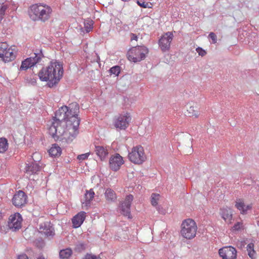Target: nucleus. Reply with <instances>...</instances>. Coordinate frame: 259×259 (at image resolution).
<instances>
[{
	"label": "nucleus",
	"instance_id": "c03bdc74",
	"mask_svg": "<svg viewBox=\"0 0 259 259\" xmlns=\"http://www.w3.org/2000/svg\"><path fill=\"white\" fill-rule=\"evenodd\" d=\"M37 259H45V258L43 256H39Z\"/></svg>",
	"mask_w": 259,
	"mask_h": 259
},
{
	"label": "nucleus",
	"instance_id": "4c0bfd02",
	"mask_svg": "<svg viewBox=\"0 0 259 259\" xmlns=\"http://www.w3.org/2000/svg\"><path fill=\"white\" fill-rule=\"evenodd\" d=\"M90 155V153H89V152L86 153L84 154H80V155H78L77 158L79 160H84L87 159L89 157Z\"/></svg>",
	"mask_w": 259,
	"mask_h": 259
},
{
	"label": "nucleus",
	"instance_id": "ea45409f",
	"mask_svg": "<svg viewBox=\"0 0 259 259\" xmlns=\"http://www.w3.org/2000/svg\"><path fill=\"white\" fill-rule=\"evenodd\" d=\"M83 259H101L99 256H96L93 254H87Z\"/></svg>",
	"mask_w": 259,
	"mask_h": 259
},
{
	"label": "nucleus",
	"instance_id": "bb28decb",
	"mask_svg": "<svg viewBox=\"0 0 259 259\" xmlns=\"http://www.w3.org/2000/svg\"><path fill=\"white\" fill-rule=\"evenodd\" d=\"M72 254V250L67 248L66 249H62L59 252V255L62 259H68Z\"/></svg>",
	"mask_w": 259,
	"mask_h": 259
},
{
	"label": "nucleus",
	"instance_id": "f257e3e1",
	"mask_svg": "<svg viewBox=\"0 0 259 259\" xmlns=\"http://www.w3.org/2000/svg\"><path fill=\"white\" fill-rule=\"evenodd\" d=\"M72 119L74 120L73 128H65V127L58 126L59 122H55L54 125L50 126L49 132L50 135L55 140H65L69 143L72 141L78 135V127L80 123V120L78 116H72Z\"/></svg>",
	"mask_w": 259,
	"mask_h": 259
},
{
	"label": "nucleus",
	"instance_id": "2eb2a0df",
	"mask_svg": "<svg viewBox=\"0 0 259 259\" xmlns=\"http://www.w3.org/2000/svg\"><path fill=\"white\" fill-rule=\"evenodd\" d=\"M41 59V55L34 54V57H31L26 59L22 62L20 70H25L33 66L38 63Z\"/></svg>",
	"mask_w": 259,
	"mask_h": 259
},
{
	"label": "nucleus",
	"instance_id": "4be33fe9",
	"mask_svg": "<svg viewBox=\"0 0 259 259\" xmlns=\"http://www.w3.org/2000/svg\"><path fill=\"white\" fill-rule=\"evenodd\" d=\"M95 152L101 160H104L108 156L109 149L107 147L97 146L95 147Z\"/></svg>",
	"mask_w": 259,
	"mask_h": 259
},
{
	"label": "nucleus",
	"instance_id": "6e6552de",
	"mask_svg": "<svg viewBox=\"0 0 259 259\" xmlns=\"http://www.w3.org/2000/svg\"><path fill=\"white\" fill-rule=\"evenodd\" d=\"M132 120L129 112L125 111L116 116L113 119L114 127L120 130H124L128 127Z\"/></svg>",
	"mask_w": 259,
	"mask_h": 259
},
{
	"label": "nucleus",
	"instance_id": "423d86ee",
	"mask_svg": "<svg viewBox=\"0 0 259 259\" xmlns=\"http://www.w3.org/2000/svg\"><path fill=\"white\" fill-rule=\"evenodd\" d=\"M128 158L130 161L136 164H141L147 159L144 148L141 145L133 147L129 151Z\"/></svg>",
	"mask_w": 259,
	"mask_h": 259
},
{
	"label": "nucleus",
	"instance_id": "a211bd4d",
	"mask_svg": "<svg viewBox=\"0 0 259 259\" xmlns=\"http://www.w3.org/2000/svg\"><path fill=\"white\" fill-rule=\"evenodd\" d=\"M39 232L48 237L52 238L55 235L54 228L48 223L41 224L39 228Z\"/></svg>",
	"mask_w": 259,
	"mask_h": 259
},
{
	"label": "nucleus",
	"instance_id": "7c9ffc66",
	"mask_svg": "<svg viewBox=\"0 0 259 259\" xmlns=\"http://www.w3.org/2000/svg\"><path fill=\"white\" fill-rule=\"evenodd\" d=\"M74 120L72 119V116H70V118L68 120H67L66 121H63L61 124V126L65 127V128H73V125H74ZM61 126V125H60Z\"/></svg>",
	"mask_w": 259,
	"mask_h": 259
},
{
	"label": "nucleus",
	"instance_id": "58836bf2",
	"mask_svg": "<svg viewBox=\"0 0 259 259\" xmlns=\"http://www.w3.org/2000/svg\"><path fill=\"white\" fill-rule=\"evenodd\" d=\"M196 52L198 53L199 56L202 57L204 56L206 54V51L202 49L201 48L198 47L196 49Z\"/></svg>",
	"mask_w": 259,
	"mask_h": 259
},
{
	"label": "nucleus",
	"instance_id": "f3484780",
	"mask_svg": "<svg viewBox=\"0 0 259 259\" xmlns=\"http://www.w3.org/2000/svg\"><path fill=\"white\" fill-rule=\"evenodd\" d=\"M219 214L226 223L231 224L233 219L231 209L228 207H222L220 209Z\"/></svg>",
	"mask_w": 259,
	"mask_h": 259
},
{
	"label": "nucleus",
	"instance_id": "f704fd0d",
	"mask_svg": "<svg viewBox=\"0 0 259 259\" xmlns=\"http://www.w3.org/2000/svg\"><path fill=\"white\" fill-rule=\"evenodd\" d=\"M190 116H194L195 118L198 117L199 115V112L197 110H195L194 107L193 106H191L187 110Z\"/></svg>",
	"mask_w": 259,
	"mask_h": 259
},
{
	"label": "nucleus",
	"instance_id": "a19ab883",
	"mask_svg": "<svg viewBox=\"0 0 259 259\" xmlns=\"http://www.w3.org/2000/svg\"><path fill=\"white\" fill-rule=\"evenodd\" d=\"M156 209H157V211L159 212V213L161 214H165L166 212V209L163 208L161 206H158L156 207Z\"/></svg>",
	"mask_w": 259,
	"mask_h": 259
},
{
	"label": "nucleus",
	"instance_id": "4468645a",
	"mask_svg": "<svg viewBox=\"0 0 259 259\" xmlns=\"http://www.w3.org/2000/svg\"><path fill=\"white\" fill-rule=\"evenodd\" d=\"M27 200V196L22 191H18L13 196L12 202L14 205L17 207L24 206Z\"/></svg>",
	"mask_w": 259,
	"mask_h": 259
},
{
	"label": "nucleus",
	"instance_id": "37998d69",
	"mask_svg": "<svg viewBox=\"0 0 259 259\" xmlns=\"http://www.w3.org/2000/svg\"><path fill=\"white\" fill-rule=\"evenodd\" d=\"M18 259H28V257L26 254H22L18 256Z\"/></svg>",
	"mask_w": 259,
	"mask_h": 259
},
{
	"label": "nucleus",
	"instance_id": "79ce46f5",
	"mask_svg": "<svg viewBox=\"0 0 259 259\" xmlns=\"http://www.w3.org/2000/svg\"><path fill=\"white\" fill-rule=\"evenodd\" d=\"M130 36L131 41H133L134 40H137L138 39V36L136 34L132 33L130 34Z\"/></svg>",
	"mask_w": 259,
	"mask_h": 259
},
{
	"label": "nucleus",
	"instance_id": "1a4fd4ad",
	"mask_svg": "<svg viewBox=\"0 0 259 259\" xmlns=\"http://www.w3.org/2000/svg\"><path fill=\"white\" fill-rule=\"evenodd\" d=\"M16 55L13 49L6 42H0V58L5 62L14 60Z\"/></svg>",
	"mask_w": 259,
	"mask_h": 259
},
{
	"label": "nucleus",
	"instance_id": "f03ea898",
	"mask_svg": "<svg viewBox=\"0 0 259 259\" xmlns=\"http://www.w3.org/2000/svg\"><path fill=\"white\" fill-rule=\"evenodd\" d=\"M63 68L62 64L56 60L50 62L48 66L43 67L38 72V77L40 80L44 81H49L50 86L57 83L63 74Z\"/></svg>",
	"mask_w": 259,
	"mask_h": 259
},
{
	"label": "nucleus",
	"instance_id": "2f4dec72",
	"mask_svg": "<svg viewBox=\"0 0 259 259\" xmlns=\"http://www.w3.org/2000/svg\"><path fill=\"white\" fill-rule=\"evenodd\" d=\"M138 6L143 8H151V4L147 2V0H136Z\"/></svg>",
	"mask_w": 259,
	"mask_h": 259
},
{
	"label": "nucleus",
	"instance_id": "cd10ccee",
	"mask_svg": "<svg viewBox=\"0 0 259 259\" xmlns=\"http://www.w3.org/2000/svg\"><path fill=\"white\" fill-rule=\"evenodd\" d=\"M9 144L5 138H0V153H4L8 149Z\"/></svg>",
	"mask_w": 259,
	"mask_h": 259
},
{
	"label": "nucleus",
	"instance_id": "412c9836",
	"mask_svg": "<svg viewBox=\"0 0 259 259\" xmlns=\"http://www.w3.org/2000/svg\"><path fill=\"white\" fill-rule=\"evenodd\" d=\"M95 192L93 189H91L87 190L84 194V201L82 202V207L83 208H88L90 206L91 202L95 196Z\"/></svg>",
	"mask_w": 259,
	"mask_h": 259
},
{
	"label": "nucleus",
	"instance_id": "9d476101",
	"mask_svg": "<svg viewBox=\"0 0 259 259\" xmlns=\"http://www.w3.org/2000/svg\"><path fill=\"white\" fill-rule=\"evenodd\" d=\"M174 38V34L171 32H167L161 36L158 40L159 47L163 52L168 51L171 42Z\"/></svg>",
	"mask_w": 259,
	"mask_h": 259
},
{
	"label": "nucleus",
	"instance_id": "c9c22d12",
	"mask_svg": "<svg viewBox=\"0 0 259 259\" xmlns=\"http://www.w3.org/2000/svg\"><path fill=\"white\" fill-rule=\"evenodd\" d=\"M110 72L111 74L118 76L120 72V67L119 66H113L110 68Z\"/></svg>",
	"mask_w": 259,
	"mask_h": 259
},
{
	"label": "nucleus",
	"instance_id": "c756f323",
	"mask_svg": "<svg viewBox=\"0 0 259 259\" xmlns=\"http://www.w3.org/2000/svg\"><path fill=\"white\" fill-rule=\"evenodd\" d=\"M94 24V21L92 20L88 19L84 21V28L87 33L90 32L93 30Z\"/></svg>",
	"mask_w": 259,
	"mask_h": 259
},
{
	"label": "nucleus",
	"instance_id": "f8f14e48",
	"mask_svg": "<svg viewBox=\"0 0 259 259\" xmlns=\"http://www.w3.org/2000/svg\"><path fill=\"white\" fill-rule=\"evenodd\" d=\"M133 198L134 197L132 195H127L124 201L121 203L120 206L121 213L130 219L132 218L131 215V205Z\"/></svg>",
	"mask_w": 259,
	"mask_h": 259
},
{
	"label": "nucleus",
	"instance_id": "7ed1b4c3",
	"mask_svg": "<svg viewBox=\"0 0 259 259\" xmlns=\"http://www.w3.org/2000/svg\"><path fill=\"white\" fill-rule=\"evenodd\" d=\"M53 12L51 6L44 3L32 5L28 10V15L31 20L41 22L48 21L51 18Z\"/></svg>",
	"mask_w": 259,
	"mask_h": 259
},
{
	"label": "nucleus",
	"instance_id": "39448f33",
	"mask_svg": "<svg viewBox=\"0 0 259 259\" xmlns=\"http://www.w3.org/2000/svg\"><path fill=\"white\" fill-rule=\"evenodd\" d=\"M197 229L196 223L193 220L186 219L181 224V235L186 239H192L196 236Z\"/></svg>",
	"mask_w": 259,
	"mask_h": 259
},
{
	"label": "nucleus",
	"instance_id": "473e14b6",
	"mask_svg": "<svg viewBox=\"0 0 259 259\" xmlns=\"http://www.w3.org/2000/svg\"><path fill=\"white\" fill-rule=\"evenodd\" d=\"M244 229V226L242 222L236 223L232 228V231L233 232L241 231Z\"/></svg>",
	"mask_w": 259,
	"mask_h": 259
},
{
	"label": "nucleus",
	"instance_id": "ddd939ff",
	"mask_svg": "<svg viewBox=\"0 0 259 259\" xmlns=\"http://www.w3.org/2000/svg\"><path fill=\"white\" fill-rule=\"evenodd\" d=\"M220 256L222 259H236L237 250L232 246H225L219 250Z\"/></svg>",
	"mask_w": 259,
	"mask_h": 259
},
{
	"label": "nucleus",
	"instance_id": "20e7f679",
	"mask_svg": "<svg viewBox=\"0 0 259 259\" xmlns=\"http://www.w3.org/2000/svg\"><path fill=\"white\" fill-rule=\"evenodd\" d=\"M78 105L76 104L70 105L69 107L64 106L60 107L56 112L55 116L52 119L51 126L54 125L55 122H59L58 126H60L63 121L68 120L70 116H78Z\"/></svg>",
	"mask_w": 259,
	"mask_h": 259
},
{
	"label": "nucleus",
	"instance_id": "aec40b11",
	"mask_svg": "<svg viewBox=\"0 0 259 259\" xmlns=\"http://www.w3.org/2000/svg\"><path fill=\"white\" fill-rule=\"evenodd\" d=\"M235 207L240 211L241 214H246L248 210H250L252 208V205L245 204L242 199H239L236 201Z\"/></svg>",
	"mask_w": 259,
	"mask_h": 259
},
{
	"label": "nucleus",
	"instance_id": "0eeeda50",
	"mask_svg": "<svg viewBox=\"0 0 259 259\" xmlns=\"http://www.w3.org/2000/svg\"><path fill=\"white\" fill-rule=\"evenodd\" d=\"M148 52V49L144 46L133 47L127 52V57L129 61L136 63L144 59Z\"/></svg>",
	"mask_w": 259,
	"mask_h": 259
},
{
	"label": "nucleus",
	"instance_id": "c85d7f7f",
	"mask_svg": "<svg viewBox=\"0 0 259 259\" xmlns=\"http://www.w3.org/2000/svg\"><path fill=\"white\" fill-rule=\"evenodd\" d=\"M246 248L249 256L252 259H255L256 252L254 249V244L253 243H249Z\"/></svg>",
	"mask_w": 259,
	"mask_h": 259
},
{
	"label": "nucleus",
	"instance_id": "e433bc0d",
	"mask_svg": "<svg viewBox=\"0 0 259 259\" xmlns=\"http://www.w3.org/2000/svg\"><path fill=\"white\" fill-rule=\"evenodd\" d=\"M208 38L211 39V44H215L217 42V37L213 32H210L208 35Z\"/></svg>",
	"mask_w": 259,
	"mask_h": 259
},
{
	"label": "nucleus",
	"instance_id": "9b49d317",
	"mask_svg": "<svg viewBox=\"0 0 259 259\" xmlns=\"http://www.w3.org/2000/svg\"><path fill=\"white\" fill-rule=\"evenodd\" d=\"M22 218L19 213H15L9 217L8 222L9 228L13 231L19 230L22 226Z\"/></svg>",
	"mask_w": 259,
	"mask_h": 259
},
{
	"label": "nucleus",
	"instance_id": "72a5a7b5",
	"mask_svg": "<svg viewBox=\"0 0 259 259\" xmlns=\"http://www.w3.org/2000/svg\"><path fill=\"white\" fill-rule=\"evenodd\" d=\"M151 202L152 205L156 206L158 204V201L159 200L160 196L158 194L153 193L151 195Z\"/></svg>",
	"mask_w": 259,
	"mask_h": 259
},
{
	"label": "nucleus",
	"instance_id": "b1692460",
	"mask_svg": "<svg viewBox=\"0 0 259 259\" xmlns=\"http://www.w3.org/2000/svg\"><path fill=\"white\" fill-rule=\"evenodd\" d=\"M61 148L56 144H53L49 150V153L52 157H58L61 155Z\"/></svg>",
	"mask_w": 259,
	"mask_h": 259
},
{
	"label": "nucleus",
	"instance_id": "5701e85b",
	"mask_svg": "<svg viewBox=\"0 0 259 259\" xmlns=\"http://www.w3.org/2000/svg\"><path fill=\"white\" fill-rule=\"evenodd\" d=\"M40 169V166L36 162H32L28 164L25 168L26 173L30 175L37 174Z\"/></svg>",
	"mask_w": 259,
	"mask_h": 259
},
{
	"label": "nucleus",
	"instance_id": "a878e982",
	"mask_svg": "<svg viewBox=\"0 0 259 259\" xmlns=\"http://www.w3.org/2000/svg\"><path fill=\"white\" fill-rule=\"evenodd\" d=\"M0 4H2V6L0 8V22L4 18V16L5 13L10 5L9 2H6L5 3L3 2L2 1L0 0Z\"/></svg>",
	"mask_w": 259,
	"mask_h": 259
},
{
	"label": "nucleus",
	"instance_id": "6ab92c4d",
	"mask_svg": "<svg viewBox=\"0 0 259 259\" xmlns=\"http://www.w3.org/2000/svg\"><path fill=\"white\" fill-rule=\"evenodd\" d=\"M86 217V213L84 211H80L73 217L72 223L73 227L77 228L79 227L84 222Z\"/></svg>",
	"mask_w": 259,
	"mask_h": 259
},
{
	"label": "nucleus",
	"instance_id": "393cba45",
	"mask_svg": "<svg viewBox=\"0 0 259 259\" xmlns=\"http://www.w3.org/2000/svg\"><path fill=\"white\" fill-rule=\"evenodd\" d=\"M105 196L108 202H114L117 198L115 192L110 188H107L106 189L105 192Z\"/></svg>",
	"mask_w": 259,
	"mask_h": 259
},
{
	"label": "nucleus",
	"instance_id": "dca6fc26",
	"mask_svg": "<svg viewBox=\"0 0 259 259\" xmlns=\"http://www.w3.org/2000/svg\"><path fill=\"white\" fill-rule=\"evenodd\" d=\"M124 163L123 158L119 154H115L111 156L109 159V166L113 171L119 170L121 166Z\"/></svg>",
	"mask_w": 259,
	"mask_h": 259
}]
</instances>
